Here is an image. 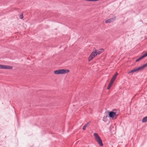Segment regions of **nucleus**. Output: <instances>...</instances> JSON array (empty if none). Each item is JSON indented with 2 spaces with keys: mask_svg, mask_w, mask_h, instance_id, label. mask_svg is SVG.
<instances>
[{
  "mask_svg": "<svg viewBox=\"0 0 147 147\" xmlns=\"http://www.w3.org/2000/svg\"><path fill=\"white\" fill-rule=\"evenodd\" d=\"M93 135L95 138V140L98 143L100 146H103V144L102 140L98 134L96 133H94Z\"/></svg>",
  "mask_w": 147,
  "mask_h": 147,
  "instance_id": "obj_1",
  "label": "nucleus"
},
{
  "mask_svg": "<svg viewBox=\"0 0 147 147\" xmlns=\"http://www.w3.org/2000/svg\"><path fill=\"white\" fill-rule=\"evenodd\" d=\"M93 51L92 52L88 58V61H90L95 56L98 55V52L97 51V50L95 49H93Z\"/></svg>",
  "mask_w": 147,
  "mask_h": 147,
  "instance_id": "obj_2",
  "label": "nucleus"
},
{
  "mask_svg": "<svg viewBox=\"0 0 147 147\" xmlns=\"http://www.w3.org/2000/svg\"><path fill=\"white\" fill-rule=\"evenodd\" d=\"M69 72L68 69H61L55 70L54 73L56 74H63L67 73Z\"/></svg>",
  "mask_w": 147,
  "mask_h": 147,
  "instance_id": "obj_3",
  "label": "nucleus"
},
{
  "mask_svg": "<svg viewBox=\"0 0 147 147\" xmlns=\"http://www.w3.org/2000/svg\"><path fill=\"white\" fill-rule=\"evenodd\" d=\"M109 115L110 118H113L115 116L116 117H117L119 115V114H116V112L111 111L109 113Z\"/></svg>",
  "mask_w": 147,
  "mask_h": 147,
  "instance_id": "obj_4",
  "label": "nucleus"
},
{
  "mask_svg": "<svg viewBox=\"0 0 147 147\" xmlns=\"http://www.w3.org/2000/svg\"><path fill=\"white\" fill-rule=\"evenodd\" d=\"M12 67L11 66L0 65V69H12Z\"/></svg>",
  "mask_w": 147,
  "mask_h": 147,
  "instance_id": "obj_5",
  "label": "nucleus"
},
{
  "mask_svg": "<svg viewBox=\"0 0 147 147\" xmlns=\"http://www.w3.org/2000/svg\"><path fill=\"white\" fill-rule=\"evenodd\" d=\"M141 70L140 69V67H139L138 68L136 69H134L131 71H129L128 72V74H129L131 73H134L136 72H138L139 71H141Z\"/></svg>",
  "mask_w": 147,
  "mask_h": 147,
  "instance_id": "obj_6",
  "label": "nucleus"
},
{
  "mask_svg": "<svg viewBox=\"0 0 147 147\" xmlns=\"http://www.w3.org/2000/svg\"><path fill=\"white\" fill-rule=\"evenodd\" d=\"M141 70L140 69V67H139L138 68L136 69H134L131 71H129L128 72V74H129L131 73H134L136 72H138L139 71H141Z\"/></svg>",
  "mask_w": 147,
  "mask_h": 147,
  "instance_id": "obj_7",
  "label": "nucleus"
},
{
  "mask_svg": "<svg viewBox=\"0 0 147 147\" xmlns=\"http://www.w3.org/2000/svg\"><path fill=\"white\" fill-rule=\"evenodd\" d=\"M116 19V17H114L113 18L109 19L105 21V22L106 23H110L115 20Z\"/></svg>",
  "mask_w": 147,
  "mask_h": 147,
  "instance_id": "obj_8",
  "label": "nucleus"
},
{
  "mask_svg": "<svg viewBox=\"0 0 147 147\" xmlns=\"http://www.w3.org/2000/svg\"><path fill=\"white\" fill-rule=\"evenodd\" d=\"M146 57V56L144 54V55L141 56L139 58L136 59V62H137L139 61L142 59H143L144 58Z\"/></svg>",
  "mask_w": 147,
  "mask_h": 147,
  "instance_id": "obj_9",
  "label": "nucleus"
},
{
  "mask_svg": "<svg viewBox=\"0 0 147 147\" xmlns=\"http://www.w3.org/2000/svg\"><path fill=\"white\" fill-rule=\"evenodd\" d=\"M118 74L117 73V72H116V73L115 74V75L113 76V77L112 78L111 80L114 81Z\"/></svg>",
  "mask_w": 147,
  "mask_h": 147,
  "instance_id": "obj_10",
  "label": "nucleus"
},
{
  "mask_svg": "<svg viewBox=\"0 0 147 147\" xmlns=\"http://www.w3.org/2000/svg\"><path fill=\"white\" fill-rule=\"evenodd\" d=\"M104 51V49H100L98 50H97L98 54H100L101 53L103 52Z\"/></svg>",
  "mask_w": 147,
  "mask_h": 147,
  "instance_id": "obj_11",
  "label": "nucleus"
},
{
  "mask_svg": "<svg viewBox=\"0 0 147 147\" xmlns=\"http://www.w3.org/2000/svg\"><path fill=\"white\" fill-rule=\"evenodd\" d=\"M90 123V122H88L87 123L85 124L83 127L82 128L84 130L86 129V127L88 126V125H89V124Z\"/></svg>",
  "mask_w": 147,
  "mask_h": 147,
  "instance_id": "obj_12",
  "label": "nucleus"
},
{
  "mask_svg": "<svg viewBox=\"0 0 147 147\" xmlns=\"http://www.w3.org/2000/svg\"><path fill=\"white\" fill-rule=\"evenodd\" d=\"M147 66L146 65V64H145L144 65H142V66H141L140 67V69L141 71L143 70Z\"/></svg>",
  "mask_w": 147,
  "mask_h": 147,
  "instance_id": "obj_13",
  "label": "nucleus"
},
{
  "mask_svg": "<svg viewBox=\"0 0 147 147\" xmlns=\"http://www.w3.org/2000/svg\"><path fill=\"white\" fill-rule=\"evenodd\" d=\"M147 121V116L144 117L142 120V122H145Z\"/></svg>",
  "mask_w": 147,
  "mask_h": 147,
  "instance_id": "obj_14",
  "label": "nucleus"
},
{
  "mask_svg": "<svg viewBox=\"0 0 147 147\" xmlns=\"http://www.w3.org/2000/svg\"><path fill=\"white\" fill-rule=\"evenodd\" d=\"M114 82V81H113V80H112L111 79V80L109 84L110 85H111V86L113 84V83Z\"/></svg>",
  "mask_w": 147,
  "mask_h": 147,
  "instance_id": "obj_15",
  "label": "nucleus"
},
{
  "mask_svg": "<svg viewBox=\"0 0 147 147\" xmlns=\"http://www.w3.org/2000/svg\"><path fill=\"white\" fill-rule=\"evenodd\" d=\"M23 14H21L20 15V19H22L23 18Z\"/></svg>",
  "mask_w": 147,
  "mask_h": 147,
  "instance_id": "obj_16",
  "label": "nucleus"
},
{
  "mask_svg": "<svg viewBox=\"0 0 147 147\" xmlns=\"http://www.w3.org/2000/svg\"><path fill=\"white\" fill-rule=\"evenodd\" d=\"M111 85H110L109 84L107 87V89H109L111 87Z\"/></svg>",
  "mask_w": 147,
  "mask_h": 147,
  "instance_id": "obj_17",
  "label": "nucleus"
},
{
  "mask_svg": "<svg viewBox=\"0 0 147 147\" xmlns=\"http://www.w3.org/2000/svg\"><path fill=\"white\" fill-rule=\"evenodd\" d=\"M144 54L145 55H146V56H147V52L146 53H145Z\"/></svg>",
  "mask_w": 147,
  "mask_h": 147,
  "instance_id": "obj_18",
  "label": "nucleus"
},
{
  "mask_svg": "<svg viewBox=\"0 0 147 147\" xmlns=\"http://www.w3.org/2000/svg\"><path fill=\"white\" fill-rule=\"evenodd\" d=\"M146 66H147V63H146Z\"/></svg>",
  "mask_w": 147,
  "mask_h": 147,
  "instance_id": "obj_19",
  "label": "nucleus"
}]
</instances>
